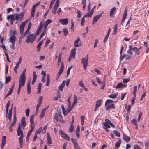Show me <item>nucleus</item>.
<instances>
[{
	"label": "nucleus",
	"instance_id": "1",
	"mask_svg": "<svg viewBox=\"0 0 149 149\" xmlns=\"http://www.w3.org/2000/svg\"><path fill=\"white\" fill-rule=\"evenodd\" d=\"M113 100L108 99L106 100L105 103V106L106 110H109L111 109H115L114 104L113 103Z\"/></svg>",
	"mask_w": 149,
	"mask_h": 149
},
{
	"label": "nucleus",
	"instance_id": "2",
	"mask_svg": "<svg viewBox=\"0 0 149 149\" xmlns=\"http://www.w3.org/2000/svg\"><path fill=\"white\" fill-rule=\"evenodd\" d=\"M88 55H87L85 58L83 57L81 60V63L83 65V67L84 70H85L88 64Z\"/></svg>",
	"mask_w": 149,
	"mask_h": 149
},
{
	"label": "nucleus",
	"instance_id": "3",
	"mask_svg": "<svg viewBox=\"0 0 149 149\" xmlns=\"http://www.w3.org/2000/svg\"><path fill=\"white\" fill-rule=\"evenodd\" d=\"M54 118L57 121H59L60 122L64 123V121L62 119V116L61 113H58V114L56 113L54 115Z\"/></svg>",
	"mask_w": 149,
	"mask_h": 149
},
{
	"label": "nucleus",
	"instance_id": "4",
	"mask_svg": "<svg viewBox=\"0 0 149 149\" xmlns=\"http://www.w3.org/2000/svg\"><path fill=\"white\" fill-rule=\"evenodd\" d=\"M30 19L26 20L25 21L23 22L20 25V33L21 35H23L24 33V30L25 25L28 22L29 20Z\"/></svg>",
	"mask_w": 149,
	"mask_h": 149
},
{
	"label": "nucleus",
	"instance_id": "5",
	"mask_svg": "<svg viewBox=\"0 0 149 149\" xmlns=\"http://www.w3.org/2000/svg\"><path fill=\"white\" fill-rule=\"evenodd\" d=\"M36 37L33 36V34H31L28 35L27 37L26 42L28 43L30 42L33 43Z\"/></svg>",
	"mask_w": 149,
	"mask_h": 149
},
{
	"label": "nucleus",
	"instance_id": "6",
	"mask_svg": "<svg viewBox=\"0 0 149 149\" xmlns=\"http://www.w3.org/2000/svg\"><path fill=\"white\" fill-rule=\"evenodd\" d=\"M59 0H57L54 4L52 9V13L55 14L59 6Z\"/></svg>",
	"mask_w": 149,
	"mask_h": 149
},
{
	"label": "nucleus",
	"instance_id": "7",
	"mask_svg": "<svg viewBox=\"0 0 149 149\" xmlns=\"http://www.w3.org/2000/svg\"><path fill=\"white\" fill-rule=\"evenodd\" d=\"M40 3V2L39 1L36 3V4L33 5L31 11V16L30 19L32 17H33L34 15V13L35 11V9L36 7L38 6Z\"/></svg>",
	"mask_w": 149,
	"mask_h": 149
},
{
	"label": "nucleus",
	"instance_id": "8",
	"mask_svg": "<svg viewBox=\"0 0 149 149\" xmlns=\"http://www.w3.org/2000/svg\"><path fill=\"white\" fill-rule=\"evenodd\" d=\"M103 13L104 12H103L100 14L95 16L93 17L92 21V24L94 25L95 24L98 19L100 18L102 15L103 14Z\"/></svg>",
	"mask_w": 149,
	"mask_h": 149
},
{
	"label": "nucleus",
	"instance_id": "9",
	"mask_svg": "<svg viewBox=\"0 0 149 149\" xmlns=\"http://www.w3.org/2000/svg\"><path fill=\"white\" fill-rule=\"evenodd\" d=\"M59 133L62 137L68 141H70V139L69 136L62 130H60L59 131Z\"/></svg>",
	"mask_w": 149,
	"mask_h": 149
},
{
	"label": "nucleus",
	"instance_id": "10",
	"mask_svg": "<svg viewBox=\"0 0 149 149\" xmlns=\"http://www.w3.org/2000/svg\"><path fill=\"white\" fill-rule=\"evenodd\" d=\"M26 79V77L20 76L19 81V86L22 87L24 86Z\"/></svg>",
	"mask_w": 149,
	"mask_h": 149
},
{
	"label": "nucleus",
	"instance_id": "11",
	"mask_svg": "<svg viewBox=\"0 0 149 149\" xmlns=\"http://www.w3.org/2000/svg\"><path fill=\"white\" fill-rule=\"evenodd\" d=\"M128 47L129 49L127 51V52L130 55L132 54V51H134L135 49H137V47H132L131 45H129Z\"/></svg>",
	"mask_w": 149,
	"mask_h": 149
},
{
	"label": "nucleus",
	"instance_id": "12",
	"mask_svg": "<svg viewBox=\"0 0 149 149\" xmlns=\"http://www.w3.org/2000/svg\"><path fill=\"white\" fill-rule=\"evenodd\" d=\"M59 21L62 25H66L68 22V19L67 18L60 19Z\"/></svg>",
	"mask_w": 149,
	"mask_h": 149
},
{
	"label": "nucleus",
	"instance_id": "13",
	"mask_svg": "<svg viewBox=\"0 0 149 149\" xmlns=\"http://www.w3.org/2000/svg\"><path fill=\"white\" fill-rule=\"evenodd\" d=\"M47 144L49 146H50V145L52 144V141L49 134L48 132L47 133Z\"/></svg>",
	"mask_w": 149,
	"mask_h": 149
},
{
	"label": "nucleus",
	"instance_id": "14",
	"mask_svg": "<svg viewBox=\"0 0 149 149\" xmlns=\"http://www.w3.org/2000/svg\"><path fill=\"white\" fill-rule=\"evenodd\" d=\"M17 135L18 136H22V138H23V132L21 130V127L20 125H19V127L17 130Z\"/></svg>",
	"mask_w": 149,
	"mask_h": 149
},
{
	"label": "nucleus",
	"instance_id": "15",
	"mask_svg": "<svg viewBox=\"0 0 149 149\" xmlns=\"http://www.w3.org/2000/svg\"><path fill=\"white\" fill-rule=\"evenodd\" d=\"M76 48H74L71 51L70 56L72 57L73 59H74L75 56L76 51Z\"/></svg>",
	"mask_w": 149,
	"mask_h": 149
},
{
	"label": "nucleus",
	"instance_id": "16",
	"mask_svg": "<svg viewBox=\"0 0 149 149\" xmlns=\"http://www.w3.org/2000/svg\"><path fill=\"white\" fill-rule=\"evenodd\" d=\"M14 84H13V85L11 86L10 90L9 91L8 93L5 97L4 98H6L7 97L10 95L12 93L13 91L14 88Z\"/></svg>",
	"mask_w": 149,
	"mask_h": 149
},
{
	"label": "nucleus",
	"instance_id": "17",
	"mask_svg": "<svg viewBox=\"0 0 149 149\" xmlns=\"http://www.w3.org/2000/svg\"><path fill=\"white\" fill-rule=\"evenodd\" d=\"M64 67V65L63 63V62H62L61 63V68H60L58 74L59 76L62 73Z\"/></svg>",
	"mask_w": 149,
	"mask_h": 149
},
{
	"label": "nucleus",
	"instance_id": "18",
	"mask_svg": "<svg viewBox=\"0 0 149 149\" xmlns=\"http://www.w3.org/2000/svg\"><path fill=\"white\" fill-rule=\"evenodd\" d=\"M105 122H104L103 123L104 126L107 128H110V124L108 123H109V120L106 119H105Z\"/></svg>",
	"mask_w": 149,
	"mask_h": 149
},
{
	"label": "nucleus",
	"instance_id": "19",
	"mask_svg": "<svg viewBox=\"0 0 149 149\" xmlns=\"http://www.w3.org/2000/svg\"><path fill=\"white\" fill-rule=\"evenodd\" d=\"M80 39L79 37H78L77 39L75 41L74 45V46L77 47H79V46H81V45H79L78 44L79 42L80 41Z\"/></svg>",
	"mask_w": 149,
	"mask_h": 149
},
{
	"label": "nucleus",
	"instance_id": "20",
	"mask_svg": "<svg viewBox=\"0 0 149 149\" xmlns=\"http://www.w3.org/2000/svg\"><path fill=\"white\" fill-rule=\"evenodd\" d=\"M18 140L19 142V147L20 148L22 147L23 145V138H22V136H20L19 139Z\"/></svg>",
	"mask_w": 149,
	"mask_h": 149
},
{
	"label": "nucleus",
	"instance_id": "21",
	"mask_svg": "<svg viewBox=\"0 0 149 149\" xmlns=\"http://www.w3.org/2000/svg\"><path fill=\"white\" fill-rule=\"evenodd\" d=\"M66 82L63 81L59 86V89L61 91H62L64 87L65 86Z\"/></svg>",
	"mask_w": 149,
	"mask_h": 149
},
{
	"label": "nucleus",
	"instance_id": "22",
	"mask_svg": "<svg viewBox=\"0 0 149 149\" xmlns=\"http://www.w3.org/2000/svg\"><path fill=\"white\" fill-rule=\"evenodd\" d=\"M21 125L23 126V128H24L26 125V121L25 117H24L22 118L21 120Z\"/></svg>",
	"mask_w": 149,
	"mask_h": 149
},
{
	"label": "nucleus",
	"instance_id": "23",
	"mask_svg": "<svg viewBox=\"0 0 149 149\" xmlns=\"http://www.w3.org/2000/svg\"><path fill=\"white\" fill-rule=\"evenodd\" d=\"M88 14L86 13L85 14L83 17L82 18L81 20V26H83L84 24L85 20H84V18L86 17H90V16H88Z\"/></svg>",
	"mask_w": 149,
	"mask_h": 149
},
{
	"label": "nucleus",
	"instance_id": "24",
	"mask_svg": "<svg viewBox=\"0 0 149 149\" xmlns=\"http://www.w3.org/2000/svg\"><path fill=\"white\" fill-rule=\"evenodd\" d=\"M127 8H126L125 10L123 16V19L121 21L122 23H123L124 22L125 20L126 17L127 15Z\"/></svg>",
	"mask_w": 149,
	"mask_h": 149
},
{
	"label": "nucleus",
	"instance_id": "25",
	"mask_svg": "<svg viewBox=\"0 0 149 149\" xmlns=\"http://www.w3.org/2000/svg\"><path fill=\"white\" fill-rule=\"evenodd\" d=\"M131 123H133L134 125V126H135V128L136 129H137L138 126L137 123V121L136 119L135 118H134L131 120Z\"/></svg>",
	"mask_w": 149,
	"mask_h": 149
},
{
	"label": "nucleus",
	"instance_id": "26",
	"mask_svg": "<svg viewBox=\"0 0 149 149\" xmlns=\"http://www.w3.org/2000/svg\"><path fill=\"white\" fill-rule=\"evenodd\" d=\"M123 139L126 142H128L130 141V138L129 136L126 134H123Z\"/></svg>",
	"mask_w": 149,
	"mask_h": 149
},
{
	"label": "nucleus",
	"instance_id": "27",
	"mask_svg": "<svg viewBox=\"0 0 149 149\" xmlns=\"http://www.w3.org/2000/svg\"><path fill=\"white\" fill-rule=\"evenodd\" d=\"M96 6H94L93 8L91 9V11H89L87 13H86L88 15L90 16V17H91L93 13L94 12V9L95 8Z\"/></svg>",
	"mask_w": 149,
	"mask_h": 149
},
{
	"label": "nucleus",
	"instance_id": "28",
	"mask_svg": "<svg viewBox=\"0 0 149 149\" xmlns=\"http://www.w3.org/2000/svg\"><path fill=\"white\" fill-rule=\"evenodd\" d=\"M116 9V7H114L112 8L110 10V15L111 17H113L115 11Z\"/></svg>",
	"mask_w": 149,
	"mask_h": 149
},
{
	"label": "nucleus",
	"instance_id": "29",
	"mask_svg": "<svg viewBox=\"0 0 149 149\" xmlns=\"http://www.w3.org/2000/svg\"><path fill=\"white\" fill-rule=\"evenodd\" d=\"M52 22L51 20L48 19L47 20L44 24V28L46 29L47 27L49 24L51 23Z\"/></svg>",
	"mask_w": 149,
	"mask_h": 149
},
{
	"label": "nucleus",
	"instance_id": "30",
	"mask_svg": "<svg viewBox=\"0 0 149 149\" xmlns=\"http://www.w3.org/2000/svg\"><path fill=\"white\" fill-rule=\"evenodd\" d=\"M50 76L49 74H47V81L46 83V85L48 86L49 85L50 81Z\"/></svg>",
	"mask_w": 149,
	"mask_h": 149
},
{
	"label": "nucleus",
	"instance_id": "31",
	"mask_svg": "<svg viewBox=\"0 0 149 149\" xmlns=\"http://www.w3.org/2000/svg\"><path fill=\"white\" fill-rule=\"evenodd\" d=\"M102 100L99 99L96 101L95 106L99 107L101 105Z\"/></svg>",
	"mask_w": 149,
	"mask_h": 149
},
{
	"label": "nucleus",
	"instance_id": "32",
	"mask_svg": "<svg viewBox=\"0 0 149 149\" xmlns=\"http://www.w3.org/2000/svg\"><path fill=\"white\" fill-rule=\"evenodd\" d=\"M118 95V93H116L112 94L109 95V97L112 99H114L117 97Z\"/></svg>",
	"mask_w": 149,
	"mask_h": 149
},
{
	"label": "nucleus",
	"instance_id": "33",
	"mask_svg": "<svg viewBox=\"0 0 149 149\" xmlns=\"http://www.w3.org/2000/svg\"><path fill=\"white\" fill-rule=\"evenodd\" d=\"M43 42V40H41L40 41L38 44L37 46V51L38 52H39L40 49V47L42 45Z\"/></svg>",
	"mask_w": 149,
	"mask_h": 149
},
{
	"label": "nucleus",
	"instance_id": "34",
	"mask_svg": "<svg viewBox=\"0 0 149 149\" xmlns=\"http://www.w3.org/2000/svg\"><path fill=\"white\" fill-rule=\"evenodd\" d=\"M17 38L16 37L14 36V35H13L11 36L10 38L9 41L10 42L11 41H15L16 40Z\"/></svg>",
	"mask_w": 149,
	"mask_h": 149
},
{
	"label": "nucleus",
	"instance_id": "35",
	"mask_svg": "<svg viewBox=\"0 0 149 149\" xmlns=\"http://www.w3.org/2000/svg\"><path fill=\"white\" fill-rule=\"evenodd\" d=\"M27 90L28 93L29 94L31 93V88L30 84L29 82H28L27 84Z\"/></svg>",
	"mask_w": 149,
	"mask_h": 149
},
{
	"label": "nucleus",
	"instance_id": "36",
	"mask_svg": "<svg viewBox=\"0 0 149 149\" xmlns=\"http://www.w3.org/2000/svg\"><path fill=\"white\" fill-rule=\"evenodd\" d=\"M77 99L76 96L75 95H74V101L73 103V104L72 106H71L72 107V108H73L74 105L76 104L77 103Z\"/></svg>",
	"mask_w": 149,
	"mask_h": 149
},
{
	"label": "nucleus",
	"instance_id": "37",
	"mask_svg": "<svg viewBox=\"0 0 149 149\" xmlns=\"http://www.w3.org/2000/svg\"><path fill=\"white\" fill-rule=\"evenodd\" d=\"M137 89V86H135L134 88V90L132 93L134 95L135 97H136V91Z\"/></svg>",
	"mask_w": 149,
	"mask_h": 149
},
{
	"label": "nucleus",
	"instance_id": "38",
	"mask_svg": "<svg viewBox=\"0 0 149 149\" xmlns=\"http://www.w3.org/2000/svg\"><path fill=\"white\" fill-rule=\"evenodd\" d=\"M121 143V140L119 139L115 144V146L116 148H118L120 146Z\"/></svg>",
	"mask_w": 149,
	"mask_h": 149
},
{
	"label": "nucleus",
	"instance_id": "39",
	"mask_svg": "<svg viewBox=\"0 0 149 149\" xmlns=\"http://www.w3.org/2000/svg\"><path fill=\"white\" fill-rule=\"evenodd\" d=\"M71 25L70 27V29L72 31H74V22L73 20L72 19H71Z\"/></svg>",
	"mask_w": 149,
	"mask_h": 149
},
{
	"label": "nucleus",
	"instance_id": "40",
	"mask_svg": "<svg viewBox=\"0 0 149 149\" xmlns=\"http://www.w3.org/2000/svg\"><path fill=\"white\" fill-rule=\"evenodd\" d=\"M74 127L72 125H70V127L69 128V131L70 132H72L74 130Z\"/></svg>",
	"mask_w": 149,
	"mask_h": 149
},
{
	"label": "nucleus",
	"instance_id": "41",
	"mask_svg": "<svg viewBox=\"0 0 149 149\" xmlns=\"http://www.w3.org/2000/svg\"><path fill=\"white\" fill-rule=\"evenodd\" d=\"M82 4H83V10H85V8L86 6V0H82Z\"/></svg>",
	"mask_w": 149,
	"mask_h": 149
},
{
	"label": "nucleus",
	"instance_id": "42",
	"mask_svg": "<svg viewBox=\"0 0 149 149\" xmlns=\"http://www.w3.org/2000/svg\"><path fill=\"white\" fill-rule=\"evenodd\" d=\"M71 140L74 146L78 144L77 141L76 139L72 138H71Z\"/></svg>",
	"mask_w": 149,
	"mask_h": 149
},
{
	"label": "nucleus",
	"instance_id": "43",
	"mask_svg": "<svg viewBox=\"0 0 149 149\" xmlns=\"http://www.w3.org/2000/svg\"><path fill=\"white\" fill-rule=\"evenodd\" d=\"M9 106V101H8L7 102V104L6 105V117H7V115L8 113V108Z\"/></svg>",
	"mask_w": 149,
	"mask_h": 149
},
{
	"label": "nucleus",
	"instance_id": "44",
	"mask_svg": "<svg viewBox=\"0 0 149 149\" xmlns=\"http://www.w3.org/2000/svg\"><path fill=\"white\" fill-rule=\"evenodd\" d=\"M130 78H129L126 79H123V82L124 83H127L130 81Z\"/></svg>",
	"mask_w": 149,
	"mask_h": 149
},
{
	"label": "nucleus",
	"instance_id": "45",
	"mask_svg": "<svg viewBox=\"0 0 149 149\" xmlns=\"http://www.w3.org/2000/svg\"><path fill=\"white\" fill-rule=\"evenodd\" d=\"M35 115L34 114H32L30 117V122L31 123H34V117Z\"/></svg>",
	"mask_w": 149,
	"mask_h": 149
},
{
	"label": "nucleus",
	"instance_id": "46",
	"mask_svg": "<svg viewBox=\"0 0 149 149\" xmlns=\"http://www.w3.org/2000/svg\"><path fill=\"white\" fill-rule=\"evenodd\" d=\"M11 80V77L10 76H8L6 77L5 83H6L9 82Z\"/></svg>",
	"mask_w": 149,
	"mask_h": 149
},
{
	"label": "nucleus",
	"instance_id": "47",
	"mask_svg": "<svg viewBox=\"0 0 149 149\" xmlns=\"http://www.w3.org/2000/svg\"><path fill=\"white\" fill-rule=\"evenodd\" d=\"M78 85L79 86L82 88L84 87V86H85L82 80L79 81L78 83Z\"/></svg>",
	"mask_w": 149,
	"mask_h": 149
},
{
	"label": "nucleus",
	"instance_id": "48",
	"mask_svg": "<svg viewBox=\"0 0 149 149\" xmlns=\"http://www.w3.org/2000/svg\"><path fill=\"white\" fill-rule=\"evenodd\" d=\"M113 132L116 136L118 137L120 136V133L118 132L116 130H114Z\"/></svg>",
	"mask_w": 149,
	"mask_h": 149
},
{
	"label": "nucleus",
	"instance_id": "49",
	"mask_svg": "<svg viewBox=\"0 0 149 149\" xmlns=\"http://www.w3.org/2000/svg\"><path fill=\"white\" fill-rule=\"evenodd\" d=\"M64 33V34L65 36H66L68 34V31L66 28H63V29Z\"/></svg>",
	"mask_w": 149,
	"mask_h": 149
},
{
	"label": "nucleus",
	"instance_id": "50",
	"mask_svg": "<svg viewBox=\"0 0 149 149\" xmlns=\"http://www.w3.org/2000/svg\"><path fill=\"white\" fill-rule=\"evenodd\" d=\"M7 19L8 20L9 19H10V20H13L14 19V17L13 15H10L7 16Z\"/></svg>",
	"mask_w": 149,
	"mask_h": 149
},
{
	"label": "nucleus",
	"instance_id": "51",
	"mask_svg": "<svg viewBox=\"0 0 149 149\" xmlns=\"http://www.w3.org/2000/svg\"><path fill=\"white\" fill-rule=\"evenodd\" d=\"M117 24H115L114 25V32L113 33V34H116L117 32Z\"/></svg>",
	"mask_w": 149,
	"mask_h": 149
},
{
	"label": "nucleus",
	"instance_id": "52",
	"mask_svg": "<svg viewBox=\"0 0 149 149\" xmlns=\"http://www.w3.org/2000/svg\"><path fill=\"white\" fill-rule=\"evenodd\" d=\"M72 65L70 66L68 69L67 71V76H68L70 74V72L71 69L72 68Z\"/></svg>",
	"mask_w": 149,
	"mask_h": 149
},
{
	"label": "nucleus",
	"instance_id": "53",
	"mask_svg": "<svg viewBox=\"0 0 149 149\" xmlns=\"http://www.w3.org/2000/svg\"><path fill=\"white\" fill-rule=\"evenodd\" d=\"M42 127H40L36 131V132L35 133L38 134H40L41 131L42 130Z\"/></svg>",
	"mask_w": 149,
	"mask_h": 149
},
{
	"label": "nucleus",
	"instance_id": "54",
	"mask_svg": "<svg viewBox=\"0 0 149 149\" xmlns=\"http://www.w3.org/2000/svg\"><path fill=\"white\" fill-rule=\"evenodd\" d=\"M26 71V69H25L23 70L22 73L21 74L20 76L26 77L25 73Z\"/></svg>",
	"mask_w": 149,
	"mask_h": 149
},
{
	"label": "nucleus",
	"instance_id": "55",
	"mask_svg": "<svg viewBox=\"0 0 149 149\" xmlns=\"http://www.w3.org/2000/svg\"><path fill=\"white\" fill-rule=\"evenodd\" d=\"M123 84H122V82H120V83H118L116 87V88H120L121 87H122V86H123Z\"/></svg>",
	"mask_w": 149,
	"mask_h": 149
},
{
	"label": "nucleus",
	"instance_id": "56",
	"mask_svg": "<svg viewBox=\"0 0 149 149\" xmlns=\"http://www.w3.org/2000/svg\"><path fill=\"white\" fill-rule=\"evenodd\" d=\"M43 98L42 96H40L39 98V101L38 104L41 105V103L42 102V100Z\"/></svg>",
	"mask_w": 149,
	"mask_h": 149
},
{
	"label": "nucleus",
	"instance_id": "57",
	"mask_svg": "<svg viewBox=\"0 0 149 149\" xmlns=\"http://www.w3.org/2000/svg\"><path fill=\"white\" fill-rule=\"evenodd\" d=\"M46 29H45V28L42 31V33H41L40 36L41 37H42L44 36L46 33Z\"/></svg>",
	"mask_w": 149,
	"mask_h": 149
},
{
	"label": "nucleus",
	"instance_id": "58",
	"mask_svg": "<svg viewBox=\"0 0 149 149\" xmlns=\"http://www.w3.org/2000/svg\"><path fill=\"white\" fill-rule=\"evenodd\" d=\"M141 49V48L138 49L137 47V49H135V50L134 51L136 55H139V50Z\"/></svg>",
	"mask_w": 149,
	"mask_h": 149
},
{
	"label": "nucleus",
	"instance_id": "59",
	"mask_svg": "<svg viewBox=\"0 0 149 149\" xmlns=\"http://www.w3.org/2000/svg\"><path fill=\"white\" fill-rule=\"evenodd\" d=\"M56 0H52L50 2L49 5V9H50L52 7L54 3L55 2Z\"/></svg>",
	"mask_w": 149,
	"mask_h": 149
},
{
	"label": "nucleus",
	"instance_id": "60",
	"mask_svg": "<svg viewBox=\"0 0 149 149\" xmlns=\"http://www.w3.org/2000/svg\"><path fill=\"white\" fill-rule=\"evenodd\" d=\"M19 18L20 19V21H21L23 17L24 16V13L22 12L21 13H20L19 14Z\"/></svg>",
	"mask_w": 149,
	"mask_h": 149
},
{
	"label": "nucleus",
	"instance_id": "61",
	"mask_svg": "<svg viewBox=\"0 0 149 149\" xmlns=\"http://www.w3.org/2000/svg\"><path fill=\"white\" fill-rule=\"evenodd\" d=\"M146 95V92L145 91L143 92V93L142 95L141 99L140 100V101H142L143 100V98Z\"/></svg>",
	"mask_w": 149,
	"mask_h": 149
},
{
	"label": "nucleus",
	"instance_id": "62",
	"mask_svg": "<svg viewBox=\"0 0 149 149\" xmlns=\"http://www.w3.org/2000/svg\"><path fill=\"white\" fill-rule=\"evenodd\" d=\"M62 56V53L61 52L59 54V55L58 58V63L60 62L61 60V59Z\"/></svg>",
	"mask_w": 149,
	"mask_h": 149
},
{
	"label": "nucleus",
	"instance_id": "63",
	"mask_svg": "<svg viewBox=\"0 0 149 149\" xmlns=\"http://www.w3.org/2000/svg\"><path fill=\"white\" fill-rule=\"evenodd\" d=\"M126 94V93H122L121 96V100H123L124 97L125 96Z\"/></svg>",
	"mask_w": 149,
	"mask_h": 149
},
{
	"label": "nucleus",
	"instance_id": "64",
	"mask_svg": "<svg viewBox=\"0 0 149 149\" xmlns=\"http://www.w3.org/2000/svg\"><path fill=\"white\" fill-rule=\"evenodd\" d=\"M30 113V110L29 108L26 109V116L28 117L29 116Z\"/></svg>",
	"mask_w": 149,
	"mask_h": 149
}]
</instances>
